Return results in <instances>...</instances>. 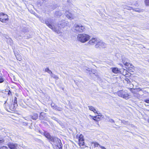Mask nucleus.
I'll list each match as a JSON object with an SVG mask.
<instances>
[{
	"mask_svg": "<svg viewBox=\"0 0 149 149\" xmlns=\"http://www.w3.org/2000/svg\"><path fill=\"white\" fill-rule=\"evenodd\" d=\"M79 145L80 146H83L84 144V139H79Z\"/></svg>",
	"mask_w": 149,
	"mask_h": 149,
	"instance_id": "nucleus-15",
	"label": "nucleus"
},
{
	"mask_svg": "<svg viewBox=\"0 0 149 149\" xmlns=\"http://www.w3.org/2000/svg\"><path fill=\"white\" fill-rule=\"evenodd\" d=\"M145 3L146 5L149 6V0H145Z\"/></svg>",
	"mask_w": 149,
	"mask_h": 149,
	"instance_id": "nucleus-30",
	"label": "nucleus"
},
{
	"mask_svg": "<svg viewBox=\"0 0 149 149\" xmlns=\"http://www.w3.org/2000/svg\"><path fill=\"white\" fill-rule=\"evenodd\" d=\"M45 23L52 31L58 34H61L62 33V32L61 31V27L60 26H61L62 28H63L65 26L70 27L71 25L67 21H63L60 22L58 24V26L56 27L54 25L52 21L50 19H48L46 20Z\"/></svg>",
	"mask_w": 149,
	"mask_h": 149,
	"instance_id": "nucleus-1",
	"label": "nucleus"
},
{
	"mask_svg": "<svg viewBox=\"0 0 149 149\" xmlns=\"http://www.w3.org/2000/svg\"><path fill=\"white\" fill-rule=\"evenodd\" d=\"M38 117V114L36 113H35L33 114V116H31V118L33 120H36L37 119Z\"/></svg>",
	"mask_w": 149,
	"mask_h": 149,
	"instance_id": "nucleus-16",
	"label": "nucleus"
},
{
	"mask_svg": "<svg viewBox=\"0 0 149 149\" xmlns=\"http://www.w3.org/2000/svg\"><path fill=\"white\" fill-rule=\"evenodd\" d=\"M8 41H9L10 42V44L12 43L13 40L10 38H9L8 39L7 41L8 42Z\"/></svg>",
	"mask_w": 149,
	"mask_h": 149,
	"instance_id": "nucleus-33",
	"label": "nucleus"
},
{
	"mask_svg": "<svg viewBox=\"0 0 149 149\" xmlns=\"http://www.w3.org/2000/svg\"><path fill=\"white\" fill-rule=\"evenodd\" d=\"M121 122L122 123H123L124 125H129V123L128 121H126L125 120H121Z\"/></svg>",
	"mask_w": 149,
	"mask_h": 149,
	"instance_id": "nucleus-24",
	"label": "nucleus"
},
{
	"mask_svg": "<svg viewBox=\"0 0 149 149\" xmlns=\"http://www.w3.org/2000/svg\"><path fill=\"white\" fill-rule=\"evenodd\" d=\"M85 69L86 70H88V69H87V68H86V67H85Z\"/></svg>",
	"mask_w": 149,
	"mask_h": 149,
	"instance_id": "nucleus-41",
	"label": "nucleus"
},
{
	"mask_svg": "<svg viewBox=\"0 0 149 149\" xmlns=\"http://www.w3.org/2000/svg\"><path fill=\"white\" fill-rule=\"evenodd\" d=\"M8 146L10 149H17V144L12 142H9Z\"/></svg>",
	"mask_w": 149,
	"mask_h": 149,
	"instance_id": "nucleus-9",
	"label": "nucleus"
},
{
	"mask_svg": "<svg viewBox=\"0 0 149 149\" xmlns=\"http://www.w3.org/2000/svg\"><path fill=\"white\" fill-rule=\"evenodd\" d=\"M57 106L56 105H54V106H53L52 107L53 108V109H54L55 110L56 107H57Z\"/></svg>",
	"mask_w": 149,
	"mask_h": 149,
	"instance_id": "nucleus-36",
	"label": "nucleus"
},
{
	"mask_svg": "<svg viewBox=\"0 0 149 149\" xmlns=\"http://www.w3.org/2000/svg\"><path fill=\"white\" fill-rule=\"evenodd\" d=\"M17 98L16 97H15L14 102V104L13 105V108H12L13 109H15V108L17 106Z\"/></svg>",
	"mask_w": 149,
	"mask_h": 149,
	"instance_id": "nucleus-18",
	"label": "nucleus"
},
{
	"mask_svg": "<svg viewBox=\"0 0 149 149\" xmlns=\"http://www.w3.org/2000/svg\"><path fill=\"white\" fill-rule=\"evenodd\" d=\"M99 147L102 149H106V148L104 147L101 146V145H99Z\"/></svg>",
	"mask_w": 149,
	"mask_h": 149,
	"instance_id": "nucleus-37",
	"label": "nucleus"
},
{
	"mask_svg": "<svg viewBox=\"0 0 149 149\" xmlns=\"http://www.w3.org/2000/svg\"><path fill=\"white\" fill-rule=\"evenodd\" d=\"M0 149H8V148L6 146H3L1 147L0 148Z\"/></svg>",
	"mask_w": 149,
	"mask_h": 149,
	"instance_id": "nucleus-32",
	"label": "nucleus"
},
{
	"mask_svg": "<svg viewBox=\"0 0 149 149\" xmlns=\"http://www.w3.org/2000/svg\"><path fill=\"white\" fill-rule=\"evenodd\" d=\"M74 28L76 32H83L85 30V27L81 24H75Z\"/></svg>",
	"mask_w": 149,
	"mask_h": 149,
	"instance_id": "nucleus-4",
	"label": "nucleus"
},
{
	"mask_svg": "<svg viewBox=\"0 0 149 149\" xmlns=\"http://www.w3.org/2000/svg\"><path fill=\"white\" fill-rule=\"evenodd\" d=\"M147 61L149 63V59L147 60Z\"/></svg>",
	"mask_w": 149,
	"mask_h": 149,
	"instance_id": "nucleus-42",
	"label": "nucleus"
},
{
	"mask_svg": "<svg viewBox=\"0 0 149 149\" xmlns=\"http://www.w3.org/2000/svg\"><path fill=\"white\" fill-rule=\"evenodd\" d=\"M117 95L119 97L126 99H128L129 97V94L126 91L120 90L117 93Z\"/></svg>",
	"mask_w": 149,
	"mask_h": 149,
	"instance_id": "nucleus-5",
	"label": "nucleus"
},
{
	"mask_svg": "<svg viewBox=\"0 0 149 149\" xmlns=\"http://www.w3.org/2000/svg\"><path fill=\"white\" fill-rule=\"evenodd\" d=\"M122 60L123 63L124 65L127 66H128L129 65V60L126 58L125 57L122 58Z\"/></svg>",
	"mask_w": 149,
	"mask_h": 149,
	"instance_id": "nucleus-10",
	"label": "nucleus"
},
{
	"mask_svg": "<svg viewBox=\"0 0 149 149\" xmlns=\"http://www.w3.org/2000/svg\"><path fill=\"white\" fill-rule=\"evenodd\" d=\"M50 141L53 143V144L59 147V149L61 148L62 143L60 139L55 137H52Z\"/></svg>",
	"mask_w": 149,
	"mask_h": 149,
	"instance_id": "nucleus-3",
	"label": "nucleus"
},
{
	"mask_svg": "<svg viewBox=\"0 0 149 149\" xmlns=\"http://www.w3.org/2000/svg\"><path fill=\"white\" fill-rule=\"evenodd\" d=\"M45 72H47L48 73L50 74L52 73V72L50 70H49L48 68H46L45 69Z\"/></svg>",
	"mask_w": 149,
	"mask_h": 149,
	"instance_id": "nucleus-23",
	"label": "nucleus"
},
{
	"mask_svg": "<svg viewBox=\"0 0 149 149\" xmlns=\"http://www.w3.org/2000/svg\"><path fill=\"white\" fill-rule=\"evenodd\" d=\"M45 113L43 112H41L40 113L39 118L40 120H43L45 117Z\"/></svg>",
	"mask_w": 149,
	"mask_h": 149,
	"instance_id": "nucleus-14",
	"label": "nucleus"
},
{
	"mask_svg": "<svg viewBox=\"0 0 149 149\" xmlns=\"http://www.w3.org/2000/svg\"><path fill=\"white\" fill-rule=\"evenodd\" d=\"M45 111L46 112L47 111V109H46L45 110Z\"/></svg>",
	"mask_w": 149,
	"mask_h": 149,
	"instance_id": "nucleus-40",
	"label": "nucleus"
},
{
	"mask_svg": "<svg viewBox=\"0 0 149 149\" xmlns=\"http://www.w3.org/2000/svg\"><path fill=\"white\" fill-rule=\"evenodd\" d=\"M44 135L46 138L49 140V141L51 140V138L52 137L50 135L49 133L47 132H45L44 133Z\"/></svg>",
	"mask_w": 149,
	"mask_h": 149,
	"instance_id": "nucleus-12",
	"label": "nucleus"
},
{
	"mask_svg": "<svg viewBox=\"0 0 149 149\" xmlns=\"http://www.w3.org/2000/svg\"><path fill=\"white\" fill-rule=\"evenodd\" d=\"M16 56L17 60L19 61H21L22 60V59L20 56L18 55Z\"/></svg>",
	"mask_w": 149,
	"mask_h": 149,
	"instance_id": "nucleus-28",
	"label": "nucleus"
},
{
	"mask_svg": "<svg viewBox=\"0 0 149 149\" xmlns=\"http://www.w3.org/2000/svg\"><path fill=\"white\" fill-rule=\"evenodd\" d=\"M106 46V45L104 42L98 40L97 43L95 45V47L96 48H105Z\"/></svg>",
	"mask_w": 149,
	"mask_h": 149,
	"instance_id": "nucleus-7",
	"label": "nucleus"
},
{
	"mask_svg": "<svg viewBox=\"0 0 149 149\" xmlns=\"http://www.w3.org/2000/svg\"><path fill=\"white\" fill-rule=\"evenodd\" d=\"M83 136L82 134H81L79 135V139H81L83 138Z\"/></svg>",
	"mask_w": 149,
	"mask_h": 149,
	"instance_id": "nucleus-35",
	"label": "nucleus"
},
{
	"mask_svg": "<svg viewBox=\"0 0 149 149\" xmlns=\"http://www.w3.org/2000/svg\"><path fill=\"white\" fill-rule=\"evenodd\" d=\"M55 105V104L53 102H52L51 104V107L53 106H54V105Z\"/></svg>",
	"mask_w": 149,
	"mask_h": 149,
	"instance_id": "nucleus-39",
	"label": "nucleus"
},
{
	"mask_svg": "<svg viewBox=\"0 0 149 149\" xmlns=\"http://www.w3.org/2000/svg\"><path fill=\"white\" fill-rule=\"evenodd\" d=\"M112 72L115 73H118L120 72L119 70L117 68H114L112 69Z\"/></svg>",
	"mask_w": 149,
	"mask_h": 149,
	"instance_id": "nucleus-17",
	"label": "nucleus"
},
{
	"mask_svg": "<svg viewBox=\"0 0 149 149\" xmlns=\"http://www.w3.org/2000/svg\"><path fill=\"white\" fill-rule=\"evenodd\" d=\"M136 90H137V91H141L142 89L140 88H138L136 89Z\"/></svg>",
	"mask_w": 149,
	"mask_h": 149,
	"instance_id": "nucleus-38",
	"label": "nucleus"
},
{
	"mask_svg": "<svg viewBox=\"0 0 149 149\" xmlns=\"http://www.w3.org/2000/svg\"><path fill=\"white\" fill-rule=\"evenodd\" d=\"M102 116V115L100 114L97 116H94L93 118V119L95 121H98Z\"/></svg>",
	"mask_w": 149,
	"mask_h": 149,
	"instance_id": "nucleus-13",
	"label": "nucleus"
},
{
	"mask_svg": "<svg viewBox=\"0 0 149 149\" xmlns=\"http://www.w3.org/2000/svg\"><path fill=\"white\" fill-rule=\"evenodd\" d=\"M4 81V79L2 77V74L0 73V83H1Z\"/></svg>",
	"mask_w": 149,
	"mask_h": 149,
	"instance_id": "nucleus-22",
	"label": "nucleus"
},
{
	"mask_svg": "<svg viewBox=\"0 0 149 149\" xmlns=\"http://www.w3.org/2000/svg\"><path fill=\"white\" fill-rule=\"evenodd\" d=\"M130 91H131V92L134 94V96H135L136 95L137 96L139 95L138 94L136 93V91L134 89L130 88Z\"/></svg>",
	"mask_w": 149,
	"mask_h": 149,
	"instance_id": "nucleus-19",
	"label": "nucleus"
},
{
	"mask_svg": "<svg viewBox=\"0 0 149 149\" xmlns=\"http://www.w3.org/2000/svg\"><path fill=\"white\" fill-rule=\"evenodd\" d=\"M107 118L109 119V122L111 123H114L115 121L113 120L111 118H110L109 117V116L107 117Z\"/></svg>",
	"mask_w": 149,
	"mask_h": 149,
	"instance_id": "nucleus-25",
	"label": "nucleus"
},
{
	"mask_svg": "<svg viewBox=\"0 0 149 149\" xmlns=\"http://www.w3.org/2000/svg\"><path fill=\"white\" fill-rule=\"evenodd\" d=\"M88 107L89 110H90L92 111L95 113H97V111L92 106H88Z\"/></svg>",
	"mask_w": 149,
	"mask_h": 149,
	"instance_id": "nucleus-20",
	"label": "nucleus"
},
{
	"mask_svg": "<svg viewBox=\"0 0 149 149\" xmlns=\"http://www.w3.org/2000/svg\"><path fill=\"white\" fill-rule=\"evenodd\" d=\"M55 110L57 111H61L63 110V109L62 108L60 107H58L57 106V107H56Z\"/></svg>",
	"mask_w": 149,
	"mask_h": 149,
	"instance_id": "nucleus-26",
	"label": "nucleus"
},
{
	"mask_svg": "<svg viewBox=\"0 0 149 149\" xmlns=\"http://www.w3.org/2000/svg\"><path fill=\"white\" fill-rule=\"evenodd\" d=\"M90 37L88 35L83 33L80 34L77 36V39L82 43H85L90 39Z\"/></svg>",
	"mask_w": 149,
	"mask_h": 149,
	"instance_id": "nucleus-2",
	"label": "nucleus"
},
{
	"mask_svg": "<svg viewBox=\"0 0 149 149\" xmlns=\"http://www.w3.org/2000/svg\"><path fill=\"white\" fill-rule=\"evenodd\" d=\"M8 16L3 13H0V21L2 22L5 23L8 20Z\"/></svg>",
	"mask_w": 149,
	"mask_h": 149,
	"instance_id": "nucleus-6",
	"label": "nucleus"
},
{
	"mask_svg": "<svg viewBox=\"0 0 149 149\" xmlns=\"http://www.w3.org/2000/svg\"><path fill=\"white\" fill-rule=\"evenodd\" d=\"M65 14L66 17L69 19H73L74 18V16L72 14L68 11H66L65 13Z\"/></svg>",
	"mask_w": 149,
	"mask_h": 149,
	"instance_id": "nucleus-11",
	"label": "nucleus"
},
{
	"mask_svg": "<svg viewBox=\"0 0 149 149\" xmlns=\"http://www.w3.org/2000/svg\"><path fill=\"white\" fill-rule=\"evenodd\" d=\"M50 75L52 77H53L56 80H57L58 79V77L57 75L54 74L52 73L50 74Z\"/></svg>",
	"mask_w": 149,
	"mask_h": 149,
	"instance_id": "nucleus-21",
	"label": "nucleus"
},
{
	"mask_svg": "<svg viewBox=\"0 0 149 149\" xmlns=\"http://www.w3.org/2000/svg\"><path fill=\"white\" fill-rule=\"evenodd\" d=\"M51 118L52 119H53V120L56 121L58 122V119L56 117H54V116L51 117Z\"/></svg>",
	"mask_w": 149,
	"mask_h": 149,
	"instance_id": "nucleus-29",
	"label": "nucleus"
},
{
	"mask_svg": "<svg viewBox=\"0 0 149 149\" xmlns=\"http://www.w3.org/2000/svg\"><path fill=\"white\" fill-rule=\"evenodd\" d=\"M4 142V140L2 138H0V144L3 143Z\"/></svg>",
	"mask_w": 149,
	"mask_h": 149,
	"instance_id": "nucleus-31",
	"label": "nucleus"
},
{
	"mask_svg": "<svg viewBox=\"0 0 149 149\" xmlns=\"http://www.w3.org/2000/svg\"><path fill=\"white\" fill-rule=\"evenodd\" d=\"M98 40L96 38H93L91 39L87 42V45H93L96 44Z\"/></svg>",
	"mask_w": 149,
	"mask_h": 149,
	"instance_id": "nucleus-8",
	"label": "nucleus"
},
{
	"mask_svg": "<svg viewBox=\"0 0 149 149\" xmlns=\"http://www.w3.org/2000/svg\"><path fill=\"white\" fill-rule=\"evenodd\" d=\"M144 101L145 102L148 103H149V98L147 99L144 100Z\"/></svg>",
	"mask_w": 149,
	"mask_h": 149,
	"instance_id": "nucleus-34",
	"label": "nucleus"
},
{
	"mask_svg": "<svg viewBox=\"0 0 149 149\" xmlns=\"http://www.w3.org/2000/svg\"><path fill=\"white\" fill-rule=\"evenodd\" d=\"M92 143L94 144V146L95 147H97L98 146H99V145H100L98 143L96 142H93Z\"/></svg>",
	"mask_w": 149,
	"mask_h": 149,
	"instance_id": "nucleus-27",
	"label": "nucleus"
}]
</instances>
